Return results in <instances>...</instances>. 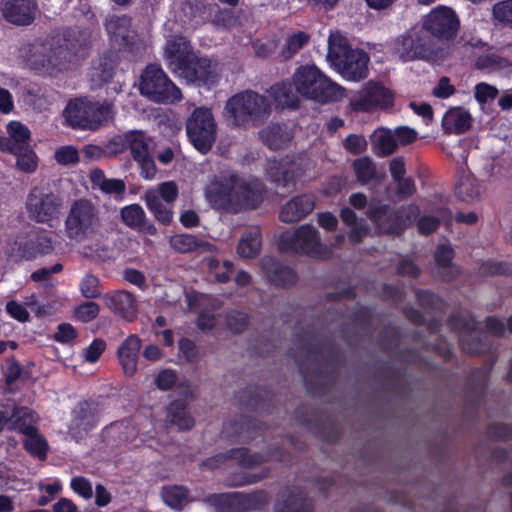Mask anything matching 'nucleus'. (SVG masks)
<instances>
[{
    "mask_svg": "<svg viewBox=\"0 0 512 512\" xmlns=\"http://www.w3.org/2000/svg\"><path fill=\"white\" fill-rule=\"evenodd\" d=\"M101 212L95 203L81 198L71 203L64 220L66 237L79 245L78 252L84 257H99L106 249L101 242Z\"/></svg>",
    "mask_w": 512,
    "mask_h": 512,
    "instance_id": "f257e3e1",
    "label": "nucleus"
},
{
    "mask_svg": "<svg viewBox=\"0 0 512 512\" xmlns=\"http://www.w3.org/2000/svg\"><path fill=\"white\" fill-rule=\"evenodd\" d=\"M262 193V185L257 180L247 181L233 174L215 177L205 190L212 206L231 211L257 207Z\"/></svg>",
    "mask_w": 512,
    "mask_h": 512,
    "instance_id": "f03ea898",
    "label": "nucleus"
},
{
    "mask_svg": "<svg viewBox=\"0 0 512 512\" xmlns=\"http://www.w3.org/2000/svg\"><path fill=\"white\" fill-rule=\"evenodd\" d=\"M293 86L299 95L319 103L337 101L345 95V89L315 65L299 67L293 75Z\"/></svg>",
    "mask_w": 512,
    "mask_h": 512,
    "instance_id": "7ed1b4c3",
    "label": "nucleus"
},
{
    "mask_svg": "<svg viewBox=\"0 0 512 512\" xmlns=\"http://www.w3.org/2000/svg\"><path fill=\"white\" fill-rule=\"evenodd\" d=\"M225 113L237 126L258 124L268 118L271 105L263 95L248 90L230 97L225 105Z\"/></svg>",
    "mask_w": 512,
    "mask_h": 512,
    "instance_id": "20e7f679",
    "label": "nucleus"
},
{
    "mask_svg": "<svg viewBox=\"0 0 512 512\" xmlns=\"http://www.w3.org/2000/svg\"><path fill=\"white\" fill-rule=\"evenodd\" d=\"M112 109L108 103H99L88 98H76L69 101L64 116L69 125L78 129L94 130L111 117Z\"/></svg>",
    "mask_w": 512,
    "mask_h": 512,
    "instance_id": "39448f33",
    "label": "nucleus"
},
{
    "mask_svg": "<svg viewBox=\"0 0 512 512\" xmlns=\"http://www.w3.org/2000/svg\"><path fill=\"white\" fill-rule=\"evenodd\" d=\"M280 249L313 258H326L329 248L321 242L319 232L311 225H301L292 233H283L279 240Z\"/></svg>",
    "mask_w": 512,
    "mask_h": 512,
    "instance_id": "423d86ee",
    "label": "nucleus"
},
{
    "mask_svg": "<svg viewBox=\"0 0 512 512\" xmlns=\"http://www.w3.org/2000/svg\"><path fill=\"white\" fill-rule=\"evenodd\" d=\"M186 132L193 146L202 154L211 150L217 138V123L212 111L196 108L186 121Z\"/></svg>",
    "mask_w": 512,
    "mask_h": 512,
    "instance_id": "0eeeda50",
    "label": "nucleus"
},
{
    "mask_svg": "<svg viewBox=\"0 0 512 512\" xmlns=\"http://www.w3.org/2000/svg\"><path fill=\"white\" fill-rule=\"evenodd\" d=\"M140 91L155 102L172 103L181 99L180 89L157 65H149L141 76Z\"/></svg>",
    "mask_w": 512,
    "mask_h": 512,
    "instance_id": "6e6552de",
    "label": "nucleus"
},
{
    "mask_svg": "<svg viewBox=\"0 0 512 512\" xmlns=\"http://www.w3.org/2000/svg\"><path fill=\"white\" fill-rule=\"evenodd\" d=\"M394 53L403 62L416 58L436 61L437 54L431 49L429 40L423 32L412 30L398 38L393 45Z\"/></svg>",
    "mask_w": 512,
    "mask_h": 512,
    "instance_id": "1a4fd4ad",
    "label": "nucleus"
},
{
    "mask_svg": "<svg viewBox=\"0 0 512 512\" xmlns=\"http://www.w3.org/2000/svg\"><path fill=\"white\" fill-rule=\"evenodd\" d=\"M393 103L390 90L377 82L369 81L350 99V106L357 112H368L378 108H387Z\"/></svg>",
    "mask_w": 512,
    "mask_h": 512,
    "instance_id": "9d476101",
    "label": "nucleus"
},
{
    "mask_svg": "<svg viewBox=\"0 0 512 512\" xmlns=\"http://www.w3.org/2000/svg\"><path fill=\"white\" fill-rule=\"evenodd\" d=\"M418 214V207L412 205L403 208L400 215H394L389 211L387 206L371 204L368 216L378 225L380 231L397 234L400 233L406 225L410 224L412 219Z\"/></svg>",
    "mask_w": 512,
    "mask_h": 512,
    "instance_id": "9b49d317",
    "label": "nucleus"
},
{
    "mask_svg": "<svg viewBox=\"0 0 512 512\" xmlns=\"http://www.w3.org/2000/svg\"><path fill=\"white\" fill-rule=\"evenodd\" d=\"M178 196V187L173 181L160 184L156 188H151L145 192V202L149 210L156 219L163 224H168L172 220V211L168 204L173 202Z\"/></svg>",
    "mask_w": 512,
    "mask_h": 512,
    "instance_id": "f8f14e48",
    "label": "nucleus"
},
{
    "mask_svg": "<svg viewBox=\"0 0 512 512\" xmlns=\"http://www.w3.org/2000/svg\"><path fill=\"white\" fill-rule=\"evenodd\" d=\"M61 199L54 193L41 188H34L28 198L26 207L30 217L37 222H48L57 217Z\"/></svg>",
    "mask_w": 512,
    "mask_h": 512,
    "instance_id": "ddd939ff",
    "label": "nucleus"
},
{
    "mask_svg": "<svg viewBox=\"0 0 512 512\" xmlns=\"http://www.w3.org/2000/svg\"><path fill=\"white\" fill-rule=\"evenodd\" d=\"M164 58L171 71L178 75L187 64L194 63L195 54L185 37L173 35L166 40Z\"/></svg>",
    "mask_w": 512,
    "mask_h": 512,
    "instance_id": "4468645a",
    "label": "nucleus"
},
{
    "mask_svg": "<svg viewBox=\"0 0 512 512\" xmlns=\"http://www.w3.org/2000/svg\"><path fill=\"white\" fill-rule=\"evenodd\" d=\"M458 20L448 7H438L432 10L424 21V29L431 34L450 38L457 32Z\"/></svg>",
    "mask_w": 512,
    "mask_h": 512,
    "instance_id": "2eb2a0df",
    "label": "nucleus"
},
{
    "mask_svg": "<svg viewBox=\"0 0 512 512\" xmlns=\"http://www.w3.org/2000/svg\"><path fill=\"white\" fill-rule=\"evenodd\" d=\"M109 148L114 153L129 150L133 159L137 160L150 153V141L142 131L133 130L115 136L109 142Z\"/></svg>",
    "mask_w": 512,
    "mask_h": 512,
    "instance_id": "dca6fc26",
    "label": "nucleus"
},
{
    "mask_svg": "<svg viewBox=\"0 0 512 512\" xmlns=\"http://www.w3.org/2000/svg\"><path fill=\"white\" fill-rule=\"evenodd\" d=\"M267 174L272 181L285 186L303 175V159L285 157L281 160H269Z\"/></svg>",
    "mask_w": 512,
    "mask_h": 512,
    "instance_id": "f3484780",
    "label": "nucleus"
},
{
    "mask_svg": "<svg viewBox=\"0 0 512 512\" xmlns=\"http://www.w3.org/2000/svg\"><path fill=\"white\" fill-rule=\"evenodd\" d=\"M188 83L199 82L211 85L218 76L217 64L207 58H198L195 55L194 63L187 64L178 74Z\"/></svg>",
    "mask_w": 512,
    "mask_h": 512,
    "instance_id": "a211bd4d",
    "label": "nucleus"
},
{
    "mask_svg": "<svg viewBox=\"0 0 512 512\" xmlns=\"http://www.w3.org/2000/svg\"><path fill=\"white\" fill-rule=\"evenodd\" d=\"M368 55L360 50L354 49L346 58L342 59L334 68L347 80L360 81L368 74Z\"/></svg>",
    "mask_w": 512,
    "mask_h": 512,
    "instance_id": "6ab92c4d",
    "label": "nucleus"
},
{
    "mask_svg": "<svg viewBox=\"0 0 512 512\" xmlns=\"http://www.w3.org/2000/svg\"><path fill=\"white\" fill-rule=\"evenodd\" d=\"M37 10L36 0H6L2 6L4 18L17 25L30 24Z\"/></svg>",
    "mask_w": 512,
    "mask_h": 512,
    "instance_id": "aec40b11",
    "label": "nucleus"
},
{
    "mask_svg": "<svg viewBox=\"0 0 512 512\" xmlns=\"http://www.w3.org/2000/svg\"><path fill=\"white\" fill-rule=\"evenodd\" d=\"M314 207L315 200L312 195H300L282 206L279 218L284 223H295L311 213Z\"/></svg>",
    "mask_w": 512,
    "mask_h": 512,
    "instance_id": "412c9836",
    "label": "nucleus"
},
{
    "mask_svg": "<svg viewBox=\"0 0 512 512\" xmlns=\"http://www.w3.org/2000/svg\"><path fill=\"white\" fill-rule=\"evenodd\" d=\"M104 304L115 313L128 321H133L137 313V304L134 296L126 291H116L103 296Z\"/></svg>",
    "mask_w": 512,
    "mask_h": 512,
    "instance_id": "4be33fe9",
    "label": "nucleus"
},
{
    "mask_svg": "<svg viewBox=\"0 0 512 512\" xmlns=\"http://www.w3.org/2000/svg\"><path fill=\"white\" fill-rule=\"evenodd\" d=\"M32 421L33 417L26 418L23 423L16 421L13 423L12 428L14 430H19L26 435V439L24 441L25 449L30 454L43 459L46 457L48 445L45 439L38 433L35 426L32 425Z\"/></svg>",
    "mask_w": 512,
    "mask_h": 512,
    "instance_id": "5701e85b",
    "label": "nucleus"
},
{
    "mask_svg": "<svg viewBox=\"0 0 512 512\" xmlns=\"http://www.w3.org/2000/svg\"><path fill=\"white\" fill-rule=\"evenodd\" d=\"M261 269L269 281L278 286H289L297 280V276L291 268L279 264L272 257L262 258Z\"/></svg>",
    "mask_w": 512,
    "mask_h": 512,
    "instance_id": "b1692460",
    "label": "nucleus"
},
{
    "mask_svg": "<svg viewBox=\"0 0 512 512\" xmlns=\"http://www.w3.org/2000/svg\"><path fill=\"white\" fill-rule=\"evenodd\" d=\"M141 340L136 335L129 336L118 349V359L126 376H133L137 371V360Z\"/></svg>",
    "mask_w": 512,
    "mask_h": 512,
    "instance_id": "393cba45",
    "label": "nucleus"
},
{
    "mask_svg": "<svg viewBox=\"0 0 512 512\" xmlns=\"http://www.w3.org/2000/svg\"><path fill=\"white\" fill-rule=\"evenodd\" d=\"M483 192V184L469 170H463L456 185V196L464 202H473L479 199Z\"/></svg>",
    "mask_w": 512,
    "mask_h": 512,
    "instance_id": "a878e982",
    "label": "nucleus"
},
{
    "mask_svg": "<svg viewBox=\"0 0 512 512\" xmlns=\"http://www.w3.org/2000/svg\"><path fill=\"white\" fill-rule=\"evenodd\" d=\"M249 497L241 493L212 495L208 502L215 508V512H241L249 507Z\"/></svg>",
    "mask_w": 512,
    "mask_h": 512,
    "instance_id": "bb28decb",
    "label": "nucleus"
},
{
    "mask_svg": "<svg viewBox=\"0 0 512 512\" xmlns=\"http://www.w3.org/2000/svg\"><path fill=\"white\" fill-rule=\"evenodd\" d=\"M118 58L115 54L100 57L93 64L91 70V82L94 86H100L108 82L115 74Z\"/></svg>",
    "mask_w": 512,
    "mask_h": 512,
    "instance_id": "cd10ccee",
    "label": "nucleus"
},
{
    "mask_svg": "<svg viewBox=\"0 0 512 512\" xmlns=\"http://www.w3.org/2000/svg\"><path fill=\"white\" fill-rule=\"evenodd\" d=\"M94 414L88 411V404H82L80 409L74 412V417L69 426L70 435L80 440L95 426Z\"/></svg>",
    "mask_w": 512,
    "mask_h": 512,
    "instance_id": "c85d7f7f",
    "label": "nucleus"
},
{
    "mask_svg": "<svg viewBox=\"0 0 512 512\" xmlns=\"http://www.w3.org/2000/svg\"><path fill=\"white\" fill-rule=\"evenodd\" d=\"M276 512H311V502L301 492H283L275 506Z\"/></svg>",
    "mask_w": 512,
    "mask_h": 512,
    "instance_id": "c756f323",
    "label": "nucleus"
},
{
    "mask_svg": "<svg viewBox=\"0 0 512 512\" xmlns=\"http://www.w3.org/2000/svg\"><path fill=\"white\" fill-rule=\"evenodd\" d=\"M28 67L46 69L52 64L51 48L46 44H33L23 55Z\"/></svg>",
    "mask_w": 512,
    "mask_h": 512,
    "instance_id": "7c9ffc66",
    "label": "nucleus"
},
{
    "mask_svg": "<svg viewBox=\"0 0 512 512\" xmlns=\"http://www.w3.org/2000/svg\"><path fill=\"white\" fill-rule=\"evenodd\" d=\"M89 179L93 189H99L105 194H123L125 183L119 179H110L105 176L103 170L94 168L89 173Z\"/></svg>",
    "mask_w": 512,
    "mask_h": 512,
    "instance_id": "2f4dec72",
    "label": "nucleus"
},
{
    "mask_svg": "<svg viewBox=\"0 0 512 512\" xmlns=\"http://www.w3.org/2000/svg\"><path fill=\"white\" fill-rule=\"evenodd\" d=\"M166 421L177 430H188L194 426V419L187 411L186 406L179 401L171 403L168 407Z\"/></svg>",
    "mask_w": 512,
    "mask_h": 512,
    "instance_id": "473e14b6",
    "label": "nucleus"
},
{
    "mask_svg": "<svg viewBox=\"0 0 512 512\" xmlns=\"http://www.w3.org/2000/svg\"><path fill=\"white\" fill-rule=\"evenodd\" d=\"M442 124L447 132L462 133L470 127L471 116L466 110L453 108L445 113Z\"/></svg>",
    "mask_w": 512,
    "mask_h": 512,
    "instance_id": "72a5a7b5",
    "label": "nucleus"
},
{
    "mask_svg": "<svg viewBox=\"0 0 512 512\" xmlns=\"http://www.w3.org/2000/svg\"><path fill=\"white\" fill-rule=\"evenodd\" d=\"M262 142L271 149L284 147L292 138L286 126L271 125L260 132Z\"/></svg>",
    "mask_w": 512,
    "mask_h": 512,
    "instance_id": "f704fd0d",
    "label": "nucleus"
},
{
    "mask_svg": "<svg viewBox=\"0 0 512 512\" xmlns=\"http://www.w3.org/2000/svg\"><path fill=\"white\" fill-rule=\"evenodd\" d=\"M7 133L9 139L6 141L9 143V147L14 148V151H9L13 154H18V150H23L28 146L31 133L27 126L18 121H11L7 125Z\"/></svg>",
    "mask_w": 512,
    "mask_h": 512,
    "instance_id": "c9c22d12",
    "label": "nucleus"
},
{
    "mask_svg": "<svg viewBox=\"0 0 512 512\" xmlns=\"http://www.w3.org/2000/svg\"><path fill=\"white\" fill-rule=\"evenodd\" d=\"M348 44V40L339 32H332L328 39L327 57L331 64L335 66L342 59L346 58L353 51Z\"/></svg>",
    "mask_w": 512,
    "mask_h": 512,
    "instance_id": "e433bc0d",
    "label": "nucleus"
},
{
    "mask_svg": "<svg viewBox=\"0 0 512 512\" xmlns=\"http://www.w3.org/2000/svg\"><path fill=\"white\" fill-rule=\"evenodd\" d=\"M374 152L378 156L392 154L397 148L395 134L386 128L377 129L372 136Z\"/></svg>",
    "mask_w": 512,
    "mask_h": 512,
    "instance_id": "4c0bfd02",
    "label": "nucleus"
},
{
    "mask_svg": "<svg viewBox=\"0 0 512 512\" xmlns=\"http://www.w3.org/2000/svg\"><path fill=\"white\" fill-rule=\"evenodd\" d=\"M261 244V235L258 229L247 231L239 240L237 253L242 258L256 257L260 252Z\"/></svg>",
    "mask_w": 512,
    "mask_h": 512,
    "instance_id": "58836bf2",
    "label": "nucleus"
},
{
    "mask_svg": "<svg viewBox=\"0 0 512 512\" xmlns=\"http://www.w3.org/2000/svg\"><path fill=\"white\" fill-rule=\"evenodd\" d=\"M269 93L278 107H295L298 103L299 94L292 90L290 84H276L270 88Z\"/></svg>",
    "mask_w": 512,
    "mask_h": 512,
    "instance_id": "ea45409f",
    "label": "nucleus"
},
{
    "mask_svg": "<svg viewBox=\"0 0 512 512\" xmlns=\"http://www.w3.org/2000/svg\"><path fill=\"white\" fill-rule=\"evenodd\" d=\"M170 245L175 251L180 253H188L198 248L210 247L209 243L200 241L191 234H179L171 237Z\"/></svg>",
    "mask_w": 512,
    "mask_h": 512,
    "instance_id": "a19ab883",
    "label": "nucleus"
},
{
    "mask_svg": "<svg viewBox=\"0 0 512 512\" xmlns=\"http://www.w3.org/2000/svg\"><path fill=\"white\" fill-rule=\"evenodd\" d=\"M130 19L126 16H113L106 22V30L114 41L127 42Z\"/></svg>",
    "mask_w": 512,
    "mask_h": 512,
    "instance_id": "79ce46f5",
    "label": "nucleus"
},
{
    "mask_svg": "<svg viewBox=\"0 0 512 512\" xmlns=\"http://www.w3.org/2000/svg\"><path fill=\"white\" fill-rule=\"evenodd\" d=\"M26 418H32V412L25 407H15L13 404L6 410L0 409V432L4 426L7 425L9 429H12L14 422L23 423Z\"/></svg>",
    "mask_w": 512,
    "mask_h": 512,
    "instance_id": "37998d69",
    "label": "nucleus"
},
{
    "mask_svg": "<svg viewBox=\"0 0 512 512\" xmlns=\"http://www.w3.org/2000/svg\"><path fill=\"white\" fill-rule=\"evenodd\" d=\"M309 40V35L299 31L289 35L281 49L283 58H292Z\"/></svg>",
    "mask_w": 512,
    "mask_h": 512,
    "instance_id": "c03bdc74",
    "label": "nucleus"
},
{
    "mask_svg": "<svg viewBox=\"0 0 512 512\" xmlns=\"http://www.w3.org/2000/svg\"><path fill=\"white\" fill-rule=\"evenodd\" d=\"M353 169L359 182L366 184L376 175V168L373 161L368 157L356 159L353 162Z\"/></svg>",
    "mask_w": 512,
    "mask_h": 512,
    "instance_id": "a18cd8bd",
    "label": "nucleus"
},
{
    "mask_svg": "<svg viewBox=\"0 0 512 512\" xmlns=\"http://www.w3.org/2000/svg\"><path fill=\"white\" fill-rule=\"evenodd\" d=\"M164 502L173 509H181L187 502V491L181 486L164 488L162 492Z\"/></svg>",
    "mask_w": 512,
    "mask_h": 512,
    "instance_id": "49530a36",
    "label": "nucleus"
},
{
    "mask_svg": "<svg viewBox=\"0 0 512 512\" xmlns=\"http://www.w3.org/2000/svg\"><path fill=\"white\" fill-rule=\"evenodd\" d=\"M121 218L128 227L137 228L143 224L145 212L140 205L132 204L122 208Z\"/></svg>",
    "mask_w": 512,
    "mask_h": 512,
    "instance_id": "de8ad7c7",
    "label": "nucleus"
},
{
    "mask_svg": "<svg viewBox=\"0 0 512 512\" xmlns=\"http://www.w3.org/2000/svg\"><path fill=\"white\" fill-rule=\"evenodd\" d=\"M480 332L474 327L468 328L461 333V342L463 349L468 353H481L485 351L484 346L479 340Z\"/></svg>",
    "mask_w": 512,
    "mask_h": 512,
    "instance_id": "09e8293b",
    "label": "nucleus"
},
{
    "mask_svg": "<svg viewBox=\"0 0 512 512\" xmlns=\"http://www.w3.org/2000/svg\"><path fill=\"white\" fill-rule=\"evenodd\" d=\"M16 165L18 169L25 173H33L38 166V157L36 153L29 148L18 150Z\"/></svg>",
    "mask_w": 512,
    "mask_h": 512,
    "instance_id": "8fccbe9b",
    "label": "nucleus"
},
{
    "mask_svg": "<svg viewBox=\"0 0 512 512\" xmlns=\"http://www.w3.org/2000/svg\"><path fill=\"white\" fill-rule=\"evenodd\" d=\"M81 294L85 298H97L101 294L100 280L92 274H86L79 283Z\"/></svg>",
    "mask_w": 512,
    "mask_h": 512,
    "instance_id": "3c124183",
    "label": "nucleus"
},
{
    "mask_svg": "<svg viewBox=\"0 0 512 512\" xmlns=\"http://www.w3.org/2000/svg\"><path fill=\"white\" fill-rule=\"evenodd\" d=\"M55 160L60 165H74L79 162L80 156L76 147L67 145L56 149L54 154Z\"/></svg>",
    "mask_w": 512,
    "mask_h": 512,
    "instance_id": "603ef678",
    "label": "nucleus"
},
{
    "mask_svg": "<svg viewBox=\"0 0 512 512\" xmlns=\"http://www.w3.org/2000/svg\"><path fill=\"white\" fill-rule=\"evenodd\" d=\"M100 312L99 305L95 302H86L75 309V318L81 322H90L94 320Z\"/></svg>",
    "mask_w": 512,
    "mask_h": 512,
    "instance_id": "864d4df0",
    "label": "nucleus"
},
{
    "mask_svg": "<svg viewBox=\"0 0 512 512\" xmlns=\"http://www.w3.org/2000/svg\"><path fill=\"white\" fill-rule=\"evenodd\" d=\"M492 12L497 21L512 25V0L496 3Z\"/></svg>",
    "mask_w": 512,
    "mask_h": 512,
    "instance_id": "5fc2aeb1",
    "label": "nucleus"
},
{
    "mask_svg": "<svg viewBox=\"0 0 512 512\" xmlns=\"http://www.w3.org/2000/svg\"><path fill=\"white\" fill-rule=\"evenodd\" d=\"M105 349V341L102 339H95L86 349L83 350L82 355L85 361L95 363L99 360Z\"/></svg>",
    "mask_w": 512,
    "mask_h": 512,
    "instance_id": "6e6d98bb",
    "label": "nucleus"
},
{
    "mask_svg": "<svg viewBox=\"0 0 512 512\" xmlns=\"http://www.w3.org/2000/svg\"><path fill=\"white\" fill-rule=\"evenodd\" d=\"M71 489L80 497L89 500L93 496V487L88 479L84 477H74L70 482Z\"/></svg>",
    "mask_w": 512,
    "mask_h": 512,
    "instance_id": "4d7b16f0",
    "label": "nucleus"
},
{
    "mask_svg": "<svg viewBox=\"0 0 512 512\" xmlns=\"http://www.w3.org/2000/svg\"><path fill=\"white\" fill-rule=\"evenodd\" d=\"M344 148L352 154H361L367 149V141L362 135L351 134L344 140Z\"/></svg>",
    "mask_w": 512,
    "mask_h": 512,
    "instance_id": "13d9d810",
    "label": "nucleus"
},
{
    "mask_svg": "<svg viewBox=\"0 0 512 512\" xmlns=\"http://www.w3.org/2000/svg\"><path fill=\"white\" fill-rule=\"evenodd\" d=\"M497 95L498 90L487 83H479L475 86V98L481 104L495 99Z\"/></svg>",
    "mask_w": 512,
    "mask_h": 512,
    "instance_id": "bf43d9fd",
    "label": "nucleus"
},
{
    "mask_svg": "<svg viewBox=\"0 0 512 512\" xmlns=\"http://www.w3.org/2000/svg\"><path fill=\"white\" fill-rule=\"evenodd\" d=\"M141 169V175L146 180H152L155 178L157 168L151 154H147L142 158L135 160Z\"/></svg>",
    "mask_w": 512,
    "mask_h": 512,
    "instance_id": "052dcab7",
    "label": "nucleus"
},
{
    "mask_svg": "<svg viewBox=\"0 0 512 512\" xmlns=\"http://www.w3.org/2000/svg\"><path fill=\"white\" fill-rule=\"evenodd\" d=\"M7 313L19 322H27L29 320V312L26 307L14 300L7 302Z\"/></svg>",
    "mask_w": 512,
    "mask_h": 512,
    "instance_id": "680f3d73",
    "label": "nucleus"
},
{
    "mask_svg": "<svg viewBox=\"0 0 512 512\" xmlns=\"http://www.w3.org/2000/svg\"><path fill=\"white\" fill-rule=\"evenodd\" d=\"M487 331L495 336H502L505 334L506 330L512 333V316L507 321V328L504 324L495 318H488L486 321Z\"/></svg>",
    "mask_w": 512,
    "mask_h": 512,
    "instance_id": "e2e57ef3",
    "label": "nucleus"
},
{
    "mask_svg": "<svg viewBox=\"0 0 512 512\" xmlns=\"http://www.w3.org/2000/svg\"><path fill=\"white\" fill-rule=\"evenodd\" d=\"M397 184V194L401 199H405L413 195L416 191L415 183L412 178L402 177L395 180Z\"/></svg>",
    "mask_w": 512,
    "mask_h": 512,
    "instance_id": "0e129e2a",
    "label": "nucleus"
},
{
    "mask_svg": "<svg viewBox=\"0 0 512 512\" xmlns=\"http://www.w3.org/2000/svg\"><path fill=\"white\" fill-rule=\"evenodd\" d=\"M455 93V88L450 84L447 77H442L438 84L433 88V95L437 98L446 99Z\"/></svg>",
    "mask_w": 512,
    "mask_h": 512,
    "instance_id": "69168bd1",
    "label": "nucleus"
},
{
    "mask_svg": "<svg viewBox=\"0 0 512 512\" xmlns=\"http://www.w3.org/2000/svg\"><path fill=\"white\" fill-rule=\"evenodd\" d=\"M453 258V250L448 245H440L437 247L435 252L436 263L442 267L447 268Z\"/></svg>",
    "mask_w": 512,
    "mask_h": 512,
    "instance_id": "338daca9",
    "label": "nucleus"
},
{
    "mask_svg": "<svg viewBox=\"0 0 512 512\" xmlns=\"http://www.w3.org/2000/svg\"><path fill=\"white\" fill-rule=\"evenodd\" d=\"M394 134H395L397 144L399 143L401 145L410 144L413 141H415L417 138L416 131L409 127H406V126L398 127L395 130Z\"/></svg>",
    "mask_w": 512,
    "mask_h": 512,
    "instance_id": "774afa93",
    "label": "nucleus"
}]
</instances>
